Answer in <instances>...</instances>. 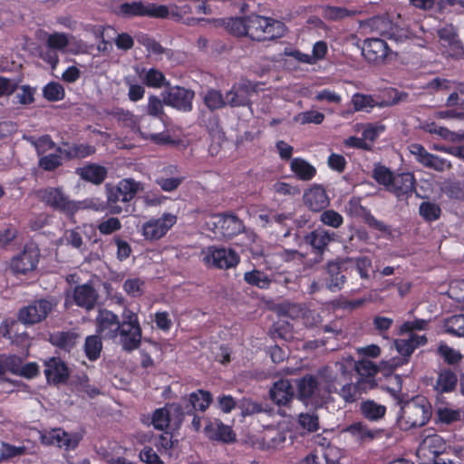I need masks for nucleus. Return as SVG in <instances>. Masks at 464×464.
Masks as SVG:
<instances>
[{
    "label": "nucleus",
    "mask_w": 464,
    "mask_h": 464,
    "mask_svg": "<svg viewBox=\"0 0 464 464\" xmlns=\"http://www.w3.org/2000/svg\"><path fill=\"white\" fill-rule=\"evenodd\" d=\"M72 298L77 306L90 311L96 305L99 295L91 284L86 283L74 287Z\"/></svg>",
    "instance_id": "28"
},
{
    "label": "nucleus",
    "mask_w": 464,
    "mask_h": 464,
    "mask_svg": "<svg viewBox=\"0 0 464 464\" xmlns=\"http://www.w3.org/2000/svg\"><path fill=\"white\" fill-rule=\"evenodd\" d=\"M338 235L334 231H329L318 227L304 237V243L309 245L313 252L322 256L327 249L329 244L337 241Z\"/></svg>",
    "instance_id": "20"
},
{
    "label": "nucleus",
    "mask_w": 464,
    "mask_h": 464,
    "mask_svg": "<svg viewBox=\"0 0 464 464\" xmlns=\"http://www.w3.org/2000/svg\"><path fill=\"white\" fill-rule=\"evenodd\" d=\"M43 96L49 102L62 101L65 96L64 88L56 82H51L43 88Z\"/></svg>",
    "instance_id": "57"
},
{
    "label": "nucleus",
    "mask_w": 464,
    "mask_h": 464,
    "mask_svg": "<svg viewBox=\"0 0 464 464\" xmlns=\"http://www.w3.org/2000/svg\"><path fill=\"white\" fill-rule=\"evenodd\" d=\"M398 403V422L405 430L425 426L432 416L431 403L423 395H416L406 401L400 399Z\"/></svg>",
    "instance_id": "3"
},
{
    "label": "nucleus",
    "mask_w": 464,
    "mask_h": 464,
    "mask_svg": "<svg viewBox=\"0 0 464 464\" xmlns=\"http://www.w3.org/2000/svg\"><path fill=\"white\" fill-rule=\"evenodd\" d=\"M390 52L391 49L387 43L381 38H367L364 40L362 49L364 58L369 63L375 64L383 63Z\"/></svg>",
    "instance_id": "21"
},
{
    "label": "nucleus",
    "mask_w": 464,
    "mask_h": 464,
    "mask_svg": "<svg viewBox=\"0 0 464 464\" xmlns=\"http://www.w3.org/2000/svg\"><path fill=\"white\" fill-rule=\"evenodd\" d=\"M46 44L51 50H64L69 44V38L65 33H53L48 34Z\"/></svg>",
    "instance_id": "64"
},
{
    "label": "nucleus",
    "mask_w": 464,
    "mask_h": 464,
    "mask_svg": "<svg viewBox=\"0 0 464 464\" xmlns=\"http://www.w3.org/2000/svg\"><path fill=\"white\" fill-rule=\"evenodd\" d=\"M378 100V107L384 108L393 106L408 97L406 92H399L395 88L384 90L380 95L376 96Z\"/></svg>",
    "instance_id": "42"
},
{
    "label": "nucleus",
    "mask_w": 464,
    "mask_h": 464,
    "mask_svg": "<svg viewBox=\"0 0 464 464\" xmlns=\"http://www.w3.org/2000/svg\"><path fill=\"white\" fill-rule=\"evenodd\" d=\"M116 186V191L123 195L122 204H129L140 191L143 190V184L131 178L121 179Z\"/></svg>",
    "instance_id": "36"
},
{
    "label": "nucleus",
    "mask_w": 464,
    "mask_h": 464,
    "mask_svg": "<svg viewBox=\"0 0 464 464\" xmlns=\"http://www.w3.org/2000/svg\"><path fill=\"white\" fill-rule=\"evenodd\" d=\"M203 100L207 108L211 111L224 108L227 105L221 92L215 89L208 90Z\"/></svg>",
    "instance_id": "52"
},
{
    "label": "nucleus",
    "mask_w": 464,
    "mask_h": 464,
    "mask_svg": "<svg viewBox=\"0 0 464 464\" xmlns=\"http://www.w3.org/2000/svg\"><path fill=\"white\" fill-rule=\"evenodd\" d=\"M427 342L428 339L425 334H411L408 339L395 340L394 345L397 352L408 362L413 352L420 346L425 345Z\"/></svg>",
    "instance_id": "31"
},
{
    "label": "nucleus",
    "mask_w": 464,
    "mask_h": 464,
    "mask_svg": "<svg viewBox=\"0 0 464 464\" xmlns=\"http://www.w3.org/2000/svg\"><path fill=\"white\" fill-rule=\"evenodd\" d=\"M298 423L309 432L317 431L320 428L318 415L314 412L300 413L298 416Z\"/></svg>",
    "instance_id": "61"
},
{
    "label": "nucleus",
    "mask_w": 464,
    "mask_h": 464,
    "mask_svg": "<svg viewBox=\"0 0 464 464\" xmlns=\"http://www.w3.org/2000/svg\"><path fill=\"white\" fill-rule=\"evenodd\" d=\"M163 105V100L161 101L156 95H150L148 98V104L146 107V112L148 116L158 118L162 121L163 117L165 116Z\"/></svg>",
    "instance_id": "59"
},
{
    "label": "nucleus",
    "mask_w": 464,
    "mask_h": 464,
    "mask_svg": "<svg viewBox=\"0 0 464 464\" xmlns=\"http://www.w3.org/2000/svg\"><path fill=\"white\" fill-rule=\"evenodd\" d=\"M142 82L150 88L156 89L169 85L164 73L156 68H150L145 72L142 76Z\"/></svg>",
    "instance_id": "49"
},
{
    "label": "nucleus",
    "mask_w": 464,
    "mask_h": 464,
    "mask_svg": "<svg viewBox=\"0 0 464 464\" xmlns=\"http://www.w3.org/2000/svg\"><path fill=\"white\" fill-rule=\"evenodd\" d=\"M303 199L305 206L314 212L322 211L330 204L326 190L320 184H313L307 188L304 192Z\"/></svg>",
    "instance_id": "23"
},
{
    "label": "nucleus",
    "mask_w": 464,
    "mask_h": 464,
    "mask_svg": "<svg viewBox=\"0 0 464 464\" xmlns=\"http://www.w3.org/2000/svg\"><path fill=\"white\" fill-rule=\"evenodd\" d=\"M81 335L75 329L67 331H56L49 335V342L59 350L72 353L80 341Z\"/></svg>",
    "instance_id": "27"
},
{
    "label": "nucleus",
    "mask_w": 464,
    "mask_h": 464,
    "mask_svg": "<svg viewBox=\"0 0 464 464\" xmlns=\"http://www.w3.org/2000/svg\"><path fill=\"white\" fill-rule=\"evenodd\" d=\"M205 435L214 441L233 443L236 440V433L232 428L224 424L219 419L208 420L205 428Z\"/></svg>",
    "instance_id": "22"
},
{
    "label": "nucleus",
    "mask_w": 464,
    "mask_h": 464,
    "mask_svg": "<svg viewBox=\"0 0 464 464\" xmlns=\"http://www.w3.org/2000/svg\"><path fill=\"white\" fill-rule=\"evenodd\" d=\"M296 255H298L296 250L281 249L279 251L270 252L264 256V264L270 270L277 269L283 263L294 259Z\"/></svg>",
    "instance_id": "37"
},
{
    "label": "nucleus",
    "mask_w": 464,
    "mask_h": 464,
    "mask_svg": "<svg viewBox=\"0 0 464 464\" xmlns=\"http://www.w3.org/2000/svg\"><path fill=\"white\" fill-rule=\"evenodd\" d=\"M290 169L295 178L302 181L312 180L317 173L314 166L303 158H293L290 161Z\"/></svg>",
    "instance_id": "34"
},
{
    "label": "nucleus",
    "mask_w": 464,
    "mask_h": 464,
    "mask_svg": "<svg viewBox=\"0 0 464 464\" xmlns=\"http://www.w3.org/2000/svg\"><path fill=\"white\" fill-rule=\"evenodd\" d=\"M360 411L365 419L377 421L385 416L386 407L376 403L374 401L367 400L361 403Z\"/></svg>",
    "instance_id": "39"
},
{
    "label": "nucleus",
    "mask_w": 464,
    "mask_h": 464,
    "mask_svg": "<svg viewBox=\"0 0 464 464\" xmlns=\"http://www.w3.org/2000/svg\"><path fill=\"white\" fill-rule=\"evenodd\" d=\"M39 258V248L34 245H25L23 251L12 258L11 270L15 275H27L37 267Z\"/></svg>",
    "instance_id": "13"
},
{
    "label": "nucleus",
    "mask_w": 464,
    "mask_h": 464,
    "mask_svg": "<svg viewBox=\"0 0 464 464\" xmlns=\"http://www.w3.org/2000/svg\"><path fill=\"white\" fill-rule=\"evenodd\" d=\"M114 14L121 18L130 19L133 17L167 18L169 15L168 6L143 1L124 2L119 5Z\"/></svg>",
    "instance_id": "5"
},
{
    "label": "nucleus",
    "mask_w": 464,
    "mask_h": 464,
    "mask_svg": "<svg viewBox=\"0 0 464 464\" xmlns=\"http://www.w3.org/2000/svg\"><path fill=\"white\" fill-rule=\"evenodd\" d=\"M457 383V374L451 370H444L438 375L436 389L441 392H450L456 388Z\"/></svg>",
    "instance_id": "47"
},
{
    "label": "nucleus",
    "mask_w": 464,
    "mask_h": 464,
    "mask_svg": "<svg viewBox=\"0 0 464 464\" xmlns=\"http://www.w3.org/2000/svg\"><path fill=\"white\" fill-rule=\"evenodd\" d=\"M463 411L459 409H451L447 406L439 407L437 410L438 420L445 424H452L461 420Z\"/></svg>",
    "instance_id": "54"
},
{
    "label": "nucleus",
    "mask_w": 464,
    "mask_h": 464,
    "mask_svg": "<svg viewBox=\"0 0 464 464\" xmlns=\"http://www.w3.org/2000/svg\"><path fill=\"white\" fill-rule=\"evenodd\" d=\"M22 323L14 319H5L0 324V336L10 340L16 351L26 357L31 346V338Z\"/></svg>",
    "instance_id": "8"
},
{
    "label": "nucleus",
    "mask_w": 464,
    "mask_h": 464,
    "mask_svg": "<svg viewBox=\"0 0 464 464\" xmlns=\"http://www.w3.org/2000/svg\"><path fill=\"white\" fill-rule=\"evenodd\" d=\"M105 189L106 204L101 203L99 207H95V210L102 211L108 209L109 213L111 215H120L124 210L123 207L121 205V203H122L121 198H123L122 193L116 191V185L106 184Z\"/></svg>",
    "instance_id": "32"
},
{
    "label": "nucleus",
    "mask_w": 464,
    "mask_h": 464,
    "mask_svg": "<svg viewBox=\"0 0 464 464\" xmlns=\"http://www.w3.org/2000/svg\"><path fill=\"white\" fill-rule=\"evenodd\" d=\"M364 392L362 386H359V382L356 381L355 383L343 384L339 394L346 402H354Z\"/></svg>",
    "instance_id": "56"
},
{
    "label": "nucleus",
    "mask_w": 464,
    "mask_h": 464,
    "mask_svg": "<svg viewBox=\"0 0 464 464\" xmlns=\"http://www.w3.org/2000/svg\"><path fill=\"white\" fill-rule=\"evenodd\" d=\"M422 448L428 449L430 453L433 456L432 459H436L438 455L449 451L445 440L439 434L426 437L422 441Z\"/></svg>",
    "instance_id": "44"
},
{
    "label": "nucleus",
    "mask_w": 464,
    "mask_h": 464,
    "mask_svg": "<svg viewBox=\"0 0 464 464\" xmlns=\"http://www.w3.org/2000/svg\"><path fill=\"white\" fill-rule=\"evenodd\" d=\"M177 221L176 215L165 212L159 218H151L144 222L141 227V235L147 241H158L167 235Z\"/></svg>",
    "instance_id": "9"
},
{
    "label": "nucleus",
    "mask_w": 464,
    "mask_h": 464,
    "mask_svg": "<svg viewBox=\"0 0 464 464\" xmlns=\"http://www.w3.org/2000/svg\"><path fill=\"white\" fill-rule=\"evenodd\" d=\"M320 374L327 379V390L320 387L317 378L312 374H305L298 381L297 398L306 407L322 408L326 403L329 393L333 390L337 391L336 384L341 385V382H337V378L333 377L329 367L322 369Z\"/></svg>",
    "instance_id": "2"
},
{
    "label": "nucleus",
    "mask_w": 464,
    "mask_h": 464,
    "mask_svg": "<svg viewBox=\"0 0 464 464\" xmlns=\"http://www.w3.org/2000/svg\"><path fill=\"white\" fill-rule=\"evenodd\" d=\"M182 411L183 406L180 403L167 404L152 412L150 423L158 430H178L184 420Z\"/></svg>",
    "instance_id": "7"
},
{
    "label": "nucleus",
    "mask_w": 464,
    "mask_h": 464,
    "mask_svg": "<svg viewBox=\"0 0 464 464\" xmlns=\"http://www.w3.org/2000/svg\"><path fill=\"white\" fill-rule=\"evenodd\" d=\"M102 336L89 335L85 338L83 351L87 359L91 362L97 361L102 350Z\"/></svg>",
    "instance_id": "43"
},
{
    "label": "nucleus",
    "mask_w": 464,
    "mask_h": 464,
    "mask_svg": "<svg viewBox=\"0 0 464 464\" xmlns=\"http://www.w3.org/2000/svg\"><path fill=\"white\" fill-rule=\"evenodd\" d=\"M416 189V179L412 173L402 172L394 176V179L388 190L398 200H408Z\"/></svg>",
    "instance_id": "17"
},
{
    "label": "nucleus",
    "mask_w": 464,
    "mask_h": 464,
    "mask_svg": "<svg viewBox=\"0 0 464 464\" xmlns=\"http://www.w3.org/2000/svg\"><path fill=\"white\" fill-rule=\"evenodd\" d=\"M354 369L358 374L357 381L359 386H362V391L372 390L377 386L375 375L379 372L378 366L369 360H360L355 365Z\"/></svg>",
    "instance_id": "24"
},
{
    "label": "nucleus",
    "mask_w": 464,
    "mask_h": 464,
    "mask_svg": "<svg viewBox=\"0 0 464 464\" xmlns=\"http://www.w3.org/2000/svg\"><path fill=\"white\" fill-rule=\"evenodd\" d=\"M393 324V319L382 315L372 318V329L374 333L383 339H389V330Z\"/></svg>",
    "instance_id": "55"
},
{
    "label": "nucleus",
    "mask_w": 464,
    "mask_h": 464,
    "mask_svg": "<svg viewBox=\"0 0 464 464\" xmlns=\"http://www.w3.org/2000/svg\"><path fill=\"white\" fill-rule=\"evenodd\" d=\"M352 102L355 111H371L374 107H378L377 97L372 95L355 93L352 97Z\"/></svg>",
    "instance_id": "48"
},
{
    "label": "nucleus",
    "mask_w": 464,
    "mask_h": 464,
    "mask_svg": "<svg viewBox=\"0 0 464 464\" xmlns=\"http://www.w3.org/2000/svg\"><path fill=\"white\" fill-rule=\"evenodd\" d=\"M227 31L237 37L248 36V15L229 17L224 21Z\"/></svg>",
    "instance_id": "38"
},
{
    "label": "nucleus",
    "mask_w": 464,
    "mask_h": 464,
    "mask_svg": "<svg viewBox=\"0 0 464 464\" xmlns=\"http://www.w3.org/2000/svg\"><path fill=\"white\" fill-rule=\"evenodd\" d=\"M244 280L247 285L260 289H268L272 283V280L266 273L257 269L246 272L244 274Z\"/></svg>",
    "instance_id": "45"
},
{
    "label": "nucleus",
    "mask_w": 464,
    "mask_h": 464,
    "mask_svg": "<svg viewBox=\"0 0 464 464\" xmlns=\"http://www.w3.org/2000/svg\"><path fill=\"white\" fill-rule=\"evenodd\" d=\"M35 149L37 156L44 155L47 151L55 150L58 147L53 140L49 134L40 136L37 140L32 142Z\"/></svg>",
    "instance_id": "62"
},
{
    "label": "nucleus",
    "mask_w": 464,
    "mask_h": 464,
    "mask_svg": "<svg viewBox=\"0 0 464 464\" xmlns=\"http://www.w3.org/2000/svg\"><path fill=\"white\" fill-rule=\"evenodd\" d=\"M44 375L49 384L58 385L67 382L70 371L61 358L51 357L44 362Z\"/></svg>",
    "instance_id": "19"
},
{
    "label": "nucleus",
    "mask_w": 464,
    "mask_h": 464,
    "mask_svg": "<svg viewBox=\"0 0 464 464\" xmlns=\"http://www.w3.org/2000/svg\"><path fill=\"white\" fill-rule=\"evenodd\" d=\"M154 442V446L160 453L170 455L171 450L179 444V440L175 437L173 430L168 429L162 430Z\"/></svg>",
    "instance_id": "40"
},
{
    "label": "nucleus",
    "mask_w": 464,
    "mask_h": 464,
    "mask_svg": "<svg viewBox=\"0 0 464 464\" xmlns=\"http://www.w3.org/2000/svg\"><path fill=\"white\" fill-rule=\"evenodd\" d=\"M325 285L331 292L340 291L346 281V276L337 263H329L326 269Z\"/></svg>",
    "instance_id": "35"
},
{
    "label": "nucleus",
    "mask_w": 464,
    "mask_h": 464,
    "mask_svg": "<svg viewBox=\"0 0 464 464\" xmlns=\"http://www.w3.org/2000/svg\"><path fill=\"white\" fill-rule=\"evenodd\" d=\"M75 173L84 181L101 185L107 178L108 169L97 163H88L77 168Z\"/></svg>",
    "instance_id": "29"
},
{
    "label": "nucleus",
    "mask_w": 464,
    "mask_h": 464,
    "mask_svg": "<svg viewBox=\"0 0 464 464\" xmlns=\"http://www.w3.org/2000/svg\"><path fill=\"white\" fill-rule=\"evenodd\" d=\"M38 198L46 206L68 217L73 216L80 209L79 203L71 200L61 188L47 187L40 189Z\"/></svg>",
    "instance_id": "6"
},
{
    "label": "nucleus",
    "mask_w": 464,
    "mask_h": 464,
    "mask_svg": "<svg viewBox=\"0 0 464 464\" xmlns=\"http://www.w3.org/2000/svg\"><path fill=\"white\" fill-rule=\"evenodd\" d=\"M286 31L285 24L272 17L257 14L248 15V37L257 42L281 38Z\"/></svg>",
    "instance_id": "4"
},
{
    "label": "nucleus",
    "mask_w": 464,
    "mask_h": 464,
    "mask_svg": "<svg viewBox=\"0 0 464 464\" xmlns=\"http://www.w3.org/2000/svg\"><path fill=\"white\" fill-rule=\"evenodd\" d=\"M345 432L349 433L352 438L360 444L369 443L382 436L383 430L371 429L363 421H356L346 427Z\"/></svg>",
    "instance_id": "26"
},
{
    "label": "nucleus",
    "mask_w": 464,
    "mask_h": 464,
    "mask_svg": "<svg viewBox=\"0 0 464 464\" xmlns=\"http://www.w3.org/2000/svg\"><path fill=\"white\" fill-rule=\"evenodd\" d=\"M215 233L223 238L230 239L242 233L245 229L244 222L235 214L222 213L217 216L214 222Z\"/></svg>",
    "instance_id": "15"
},
{
    "label": "nucleus",
    "mask_w": 464,
    "mask_h": 464,
    "mask_svg": "<svg viewBox=\"0 0 464 464\" xmlns=\"http://www.w3.org/2000/svg\"><path fill=\"white\" fill-rule=\"evenodd\" d=\"M226 102L230 107H241L249 103L247 91L243 86L234 84L226 93Z\"/></svg>",
    "instance_id": "41"
},
{
    "label": "nucleus",
    "mask_w": 464,
    "mask_h": 464,
    "mask_svg": "<svg viewBox=\"0 0 464 464\" xmlns=\"http://www.w3.org/2000/svg\"><path fill=\"white\" fill-rule=\"evenodd\" d=\"M351 15L346 7L325 5L323 7V16L329 21H338Z\"/></svg>",
    "instance_id": "63"
},
{
    "label": "nucleus",
    "mask_w": 464,
    "mask_h": 464,
    "mask_svg": "<svg viewBox=\"0 0 464 464\" xmlns=\"http://www.w3.org/2000/svg\"><path fill=\"white\" fill-rule=\"evenodd\" d=\"M395 174L386 166L378 164L372 170V179L379 184L385 187L388 190L389 187L394 179Z\"/></svg>",
    "instance_id": "51"
},
{
    "label": "nucleus",
    "mask_w": 464,
    "mask_h": 464,
    "mask_svg": "<svg viewBox=\"0 0 464 464\" xmlns=\"http://www.w3.org/2000/svg\"><path fill=\"white\" fill-rule=\"evenodd\" d=\"M338 448L328 444L326 447L315 449L307 455L304 464H342Z\"/></svg>",
    "instance_id": "25"
},
{
    "label": "nucleus",
    "mask_w": 464,
    "mask_h": 464,
    "mask_svg": "<svg viewBox=\"0 0 464 464\" xmlns=\"http://www.w3.org/2000/svg\"><path fill=\"white\" fill-rule=\"evenodd\" d=\"M38 157V167L44 171H54L63 165V156L58 152L44 154Z\"/></svg>",
    "instance_id": "50"
},
{
    "label": "nucleus",
    "mask_w": 464,
    "mask_h": 464,
    "mask_svg": "<svg viewBox=\"0 0 464 464\" xmlns=\"http://www.w3.org/2000/svg\"><path fill=\"white\" fill-rule=\"evenodd\" d=\"M55 304L52 301L41 298L31 302L18 311V320L25 325H34L46 319L51 314Z\"/></svg>",
    "instance_id": "11"
},
{
    "label": "nucleus",
    "mask_w": 464,
    "mask_h": 464,
    "mask_svg": "<svg viewBox=\"0 0 464 464\" xmlns=\"http://www.w3.org/2000/svg\"><path fill=\"white\" fill-rule=\"evenodd\" d=\"M445 325L448 333L464 337V314L450 316L447 319Z\"/></svg>",
    "instance_id": "60"
},
{
    "label": "nucleus",
    "mask_w": 464,
    "mask_h": 464,
    "mask_svg": "<svg viewBox=\"0 0 464 464\" xmlns=\"http://www.w3.org/2000/svg\"><path fill=\"white\" fill-rule=\"evenodd\" d=\"M56 152L63 155L66 160H82L93 155L96 152V148L92 144L70 143L68 140L62 139L56 148Z\"/></svg>",
    "instance_id": "18"
},
{
    "label": "nucleus",
    "mask_w": 464,
    "mask_h": 464,
    "mask_svg": "<svg viewBox=\"0 0 464 464\" xmlns=\"http://www.w3.org/2000/svg\"><path fill=\"white\" fill-rule=\"evenodd\" d=\"M24 358L18 355L10 354L6 356L0 354V376L7 372L18 376Z\"/></svg>",
    "instance_id": "46"
},
{
    "label": "nucleus",
    "mask_w": 464,
    "mask_h": 464,
    "mask_svg": "<svg viewBox=\"0 0 464 464\" xmlns=\"http://www.w3.org/2000/svg\"><path fill=\"white\" fill-rule=\"evenodd\" d=\"M203 262L208 267L227 270L236 267L240 262V256L232 248L211 246L207 248Z\"/></svg>",
    "instance_id": "10"
},
{
    "label": "nucleus",
    "mask_w": 464,
    "mask_h": 464,
    "mask_svg": "<svg viewBox=\"0 0 464 464\" xmlns=\"http://www.w3.org/2000/svg\"><path fill=\"white\" fill-rule=\"evenodd\" d=\"M165 105L181 111H190L193 108L192 101L195 92L192 90L181 86L170 87L162 93Z\"/></svg>",
    "instance_id": "14"
},
{
    "label": "nucleus",
    "mask_w": 464,
    "mask_h": 464,
    "mask_svg": "<svg viewBox=\"0 0 464 464\" xmlns=\"http://www.w3.org/2000/svg\"><path fill=\"white\" fill-rule=\"evenodd\" d=\"M96 332L103 338L119 343L122 350L132 352L141 343L142 329L139 315L128 307H124L121 318L112 311L100 309L96 315Z\"/></svg>",
    "instance_id": "1"
},
{
    "label": "nucleus",
    "mask_w": 464,
    "mask_h": 464,
    "mask_svg": "<svg viewBox=\"0 0 464 464\" xmlns=\"http://www.w3.org/2000/svg\"><path fill=\"white\" fill-rule=\"evenodd\" d=\"M24 446H14L7 442H1L0 463L9 460L14 457L22 456L25 453Z\"/></svg>",
    "instance_id": "58"
},
{
    "label": "nucleus",
    "mask_w": 464,
    "mask_h": 464,
    "mask_svg": "<svg viewBox=\"0 0 464 464\" xmlns=\"http://www.w3.org/2000/svg\"><path fill=\"white\" fill-rule=\"evenodd\" d=\"M111 115L116 119L123 127L129 128L135 133L141 134L144 127H140V123H144L148 119L142 115L140 117L136 116L131 111L124 110L122 108H116Z\"/></svg>",
    "instance_id": "30"
},
{
    "label": "nucleus",
    "mask_w": 464,
    "mask_h": 464,
    "mask_svg": "<svg viewBox=\"0 0 464 464\" xmlns=\"http://www.w3.org/2000/svg\"><path fill=\"white\" fill-rule=\"evenodd\" d=\"M419 213L426 222H434L440 218L441 209L436 203L423 201L420 205Z\"/></svg>",
    "instance_id": "53"
},
{
    "label": "nucleus",
    "mask_w": 464,
    "mask_h": 464,
    "mask_svg": "<svg viewBox=\"0 0 464 464\" xmlns=\"http://www.w3.org/2000/svg\"><path fill=\"white\" fill-rule=\"evenodd\" d=\"M361 201L362 198L360 197H352L349 199L345 207L348 215L351 217L361 218L364 224H366L372 230L379 231L385 235H391V226L378 220L372 214L369 208L362 205Z\"/></svg>",
    "instance_id": "12"
},
{
    "label": "nucleus",
    "mask_w": 464,
    "mask_h": 464,
    "mask_svg": "<svg viewBox=\"0 0 464 464\" xmlns=\"http://www.w3.org/2000/svg\"><path fill=\"white\" fill-rule=\"evenodd\" d=\"M270 399L277 405H287L294 397L293 387L288 380H279L269 392Z\"/></svg>",
    "instance_id": "33"
},
{
    "label": "nucleus",
    "mask_w": 464,
    "mask_h": 464,
    "mask_svg": "<svg viewBox=\"0 0 464 464\" xmlns=\"http://www.w3.org/2000/svg\"><path fill=\"white\" fill-rule=\"evenodd\" d=\"M213 401L212 393L208 391L198 389L182 398L183 417L193 414L194 411L205 412Z\"/></svg>",
    "instance_id": "16"
}]
</instances>
